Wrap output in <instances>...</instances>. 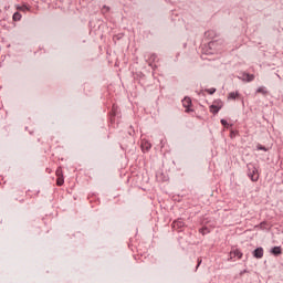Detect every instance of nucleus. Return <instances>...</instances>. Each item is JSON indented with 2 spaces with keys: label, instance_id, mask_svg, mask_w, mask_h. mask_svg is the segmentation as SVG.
<instances>
[{
  "label": "nucleus",
  "instance_id": "f257e3e1",
  "mask_svg": "<svg viewBox=\"0 0 283 283\" xmlns=\"http://www.w3.org/2000/svg\"><path fill=\"white\" fill-rule=\"evenodd\" d=\"M248 176L252 182H258L260 180V175L258 174V168L253 164H248Z\"/></svg>",
  "mask_w": 283,
  "mask_h": 283
},
{
  "label": "nucleus",
  "instance_id": "f03ea898",
  "mask_svg": "<svg viewBox=\"0 0 283 283\" xmlns=\"http://www.w3.org/2000/svg\"><path fill=\"white\" fill-rule=\"evenodd\" d=\"M241 81H244L245 83H251L252 81H255V75L249 74V73H242L241 76H239Z\"/></svg>",
  "mask_w": 283,
  "mask_h": 283
},
{
  "label": "nucleus",
  "instance_id": "7ed1b4c3",
  "mask_svg": "<svg viewBox=\"0 0 283 283\" xmlns=\"http://www.w3.org/2000/svg\"><path fill=\"white\" fill-rule=\"evenodd\" d=\"M253 258H256V260H262V258H264V249L263 248H256L253 251Z\"/></svg>",
  "mask_w": 283,
  "mask_h": 283
},
{
  "label": "nucleus",
  "instance_id": "20e7f679",
  "mask_svg": "<svg viewBox=\"0 0 283 283\" xmlns=\"http://www.w3.org/2000/svg\"><path fill=\"white\" fill-rule=\"evenodd\" d=\"M208 48L210 50L209 54H213V52H216V50H219L218 48V41H210L208 43Z\"/></svg>",
  "mask_w": 283,
  "mask_h": 283
},
{
  "label": "nucleus",
  "instance_id": "39448f33",
  "mask_svg": "<svg viewBox=\"0 0 283 283\" xmlns=\"http://www.w3.org/2000/svg\"><path fill=\"white\" fill-rule=\"evenodd\" d=\"M140 147H142L143 151H149V149H151V143H149L148 140L143 139Z\"/></svg>",
  "mask_w": 283,
  "mask_h": 283
},
{
  "label": "nucleus",
  "instance_id": "423d86ee",
  "mask_svg": "<svg viewBox=\"0 0 283 283\" xmlns=\"http://www.w3.org/2000/svg\"><path fill=\"white\" fill-rule=\"evenodd\" d=\"M185 227V221L182 219H177L172 222V229H182Z\"/></svg>",
  "mask_w": 283,
  "mask_h": 283
},
{
  "label": "nucleus",
  "instance_id": "0eeeda50",
  "mask_svg": "<svg viewBox=\"0 0 283 283\" xmlns=\"http://www.w3.org/2000/svg\"><path fill=\"white\" fill-rule=\"evenodd\" d=\"M233 258H238L239 260H241L242 258V252L240 250H233L230 252V260H233Z\"/></svg>",
  "mask_w": 283,
  "mask_h": 283
},
{
  "label": "nucleus",
  "instance_id": "6e6552de",
  "mask_svg": "<svg viewBox=\"0 0 283 283\" xmlns=\"http://www.w3.org/2000/svg\"><path fill=\"white\" fill-rule=\"evenodd\" d=\"M182 105L186 108V112H190L189 107H191V98L185 97L182 99Z\"/></svg>",
  "mask_w": 283,
  "mask_h": 283
},
{
  "label": "nucleus",
  "instance_id": "1a4fd4ad",
  "mask_svg": "<svg viewBox=\"0 0 283 283\" xmlns=\"http://www.w3.org/2000/svg\"><path fill=\"white\" fill-rule=\"evenodd\" d=\"M220 109H222V104H218V105H216V104H212L211 106H210V112L212 113V114H218V112H220Z\"/></svg>",
  "mask_w": 283,
  "mask_h": 283
},
{
  "label": "nucleus",
  "instance_id": "9d476101",
  "mask_svg": "<svg viewBox=\"0 0 283 283\" xmlns=\"http://www.w3.org/2000/svg\"><path fill=\"white\" fill-rule=\"evenodd\" d=\"M272 255H282V248L281 247H274L271 249Z\"/></svg>",
  "mask_w": 283,
  "mask_h": 283
},
{
  "label": "nucleus",
  "instance_id": "9b49d317",
  "mask_svg": "<svg viewBox=\"0 0 283 283\" xmlns=\"http://www.w3.org/2000/svg\"><path fill=\"white\" fill-rule=\"evenodd\" d=\"M238 96H240L239 92H231V93H229L228 98L230 101H235V98H238Z\"/></svg>",
  "mask_w": 283,
  "mask_h": 283
},
{
  "label": "nucleus",
  "instance_id": "f8f14e48",
  "mask_svg": "<svg viewBox=\"0 0 283 283\" xmlns=\"http://www.w3.org/2000/svg\"><path fill=\"white\" fill-rule=\"evenodd\" d=\"M18 10H20L21 12H28V10H30V7H28V4H23L20 7H17Z\"/></svg>",
  "mask_w": 283,
  "mask_h": 283
},
{
  "label": "nucleus",
  "instance_id": "ddd939ff",
  "mask_svg": "<svg viewBox=\"0 0 283 283\" xmlns=\"http://www.w3.org/2000/svg\"><path fill=\"white\" fill-rule=\"evenodd\" d=\"M256 93H258V94H266V88H264V86H260V87L256 90Z\"/></svg>",
  "mask_w": 283,
  "mask_h": 283
},
{
  "label": "nucleus",
  "instance_id": "4468645a",
  "mask_svg": "<svg viewBox=\"0 0 283 283\" xmlns=\"http://www.w3.org/2000/svg\"><path fill=\"white\" fill-rule=\"evenodd\" d=\"M21 19V14L19 12L13 13V21H19Z\"/></svg>",
  "mask_w": 283,
  "mask_h": 283
},
{
  "label": "nucleus",
  "instance_id": "2eb2a0df",
  "mask_svg": "<svg viewBox=\"0 0 283 283\" xmlns=\"http://www.w3.org/2000/svg\"><path fill=\"white\" fill-rule=\"evenodd\" d=\"M199 231L202 235H207V233H209V228H201Z\"/></svg>",
  "mask_w": 283,
  "mask_h": 283
},
{
  "label": "nucleus",
  "instance_id": "dca6fc26",
  "mask_svg": "<svg viewBox=\"0 0 283 283\" xmlns=\"http://www.w3.org/2000/svg\"><path fill=\"white\" fill-rule=\"evenodd\" d=\"M63 182H65V181L63 180V177H59V178H57V186H59V187H62Z\"/></svg>",
  "mask_w": 283,
  "mask_h": 283
},
{
  "label": "nucleus",
  "instance_id": "f3484780",
  "mask_svg": "<svg viewBox=\"0 0 283 283\" xmlns=\"http://www.w3.org/2000/svg\"><path fill=\"white\" fill-rule=\"evenodd\" d=\"M221 125H223V127L229 128V122H227V119H221Z\"/></svg>",
  "mask_w": 283,
  "mask_h": 283
},
{
  "label": "nucleus",
  "instance_id": "a211bd4d",
  "mask_svg": "<svg viewBox=\"0 0 283 283\" xmlns=\"http://www.w3.org/2000/svg\"><path fill=\"white\" fill-rule=\"evenodd\" d=\"M258 149H259L260 151H266V147H264V146H262V145H259V146H258Z\"/></svg>",
  "mask_w": 283,
  "mask_h": 283
},
{
  "label": "nucleus",
  "instance_id": "6ab92c4d",
  "mask_svg": "<svg viewBox=\"0 0 283 283\" xmlns=\"http://www.w3.org/2000/svg\"><path fill=\"white\" fill-rule=\"evenodd\" d=\"M207 92L208 94H216V88H208Z\"/></svg>",
  "mask_w": 283,
  "mask_h": 283
},
{
  "label": "nucleus",
  "instance_id": "aec40b11",
  "mask_svg": "<svg viewBox=\"0 0 283 283\" xmlns=\"http://www.w3.org/2000/svg\"><path fill=\"white\" fill-rule=\"evenodd\" d=\"M103 10H105L106 12H109V7L104 6V7H103Z\"/></svg>",
  "mask_w": 283,
  "mask_h": 283
},
{
  "label": "nucleus",
  "instance_id": "412c9836",
  "mask_svg": "<svg viewBox=\"0 0 283 283\" xmlns=\"http://www.w3.org/2000/svg\"><path fill=\"white\" fill-rule=\"evenodd\" d=\"M200 264H202V259H198L197 269H198V266H200Z\"/></svg>",
  "mask_w": 283,
  "mask_h": 283
},
{
  "label": "nucleus",
  "instance_id": "4be33fe9",
  "mask_svg": "<svg viewBox=\"0 0 283 283\" xmlns=\"http://www.w3.org/2000/svg\"><path fill=\"white\" fill-rule=\"evenodd\" d=\"M151 61H156V54L150 55Z\"/></svg>",
  "mask_w": 283,
  "mask_h": 283
},
{
  "label": "nucleus",
  "instance_id": "5701e85b",
  "mask_svg": "<svg viewBox=\"0 0 283 283\" xmlns=\"http://www.w3.org/2000/svg\"><path fill=\"white\" fill-rule=\"evenodd\" d=\"M62 172L60 169L56 170V176L61 177Z\"/></svg>",
  "mask_w": 283,
  "mask_h": 283
},
{
  "label": "nucleus",
  "instance_id": "b1692460",
  "mask_svg": "<svg viewBox=\"0 0 283 283\" xmlns=\"http://www.w3.org/2000/svg\"><path fill=\"white\" fill-rule=\"evenodd\" d=\"M276 76H277V78L282 80V77L279 74H276Z\"/></svg>",
  "mask_w": 283,
  "mask_h": 283
},
{
  "label": "nucleus",
  "instance_id": "393cba45",
  "mask_svg": "<svg viewBox=\"0 0 283 283\" xmlns=\"http://www.w3.org/2000/svg\"><path fill=\"white\" fill-rule=\"evenodd\" d=\"M241 273H247V270H244L243 272H241Z\"/></svg>",
  "mask_w": 283,
  "mask_h": 283
}]
</instances>
